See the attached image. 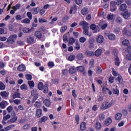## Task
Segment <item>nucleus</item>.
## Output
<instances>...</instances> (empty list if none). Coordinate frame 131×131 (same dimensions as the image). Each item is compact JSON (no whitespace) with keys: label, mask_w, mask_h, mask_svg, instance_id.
<instances>
[{"label":"nucleus","mask_w":131,"mask_h":131,"mask_svg":"<svg viewBox=\"0 0 131 131\" xmlns=\"http://www.w3.org/2000/svg\"><path fill=\"white\" fill-rule=\"evenodd\" d=\"M17 37H18L17 34L11 35L8 38L6 42H7V43H10L11 45H12V43L15 42V40L17 39Z\"/></svg>","instance_id":"nucleus-1"},{"label":"nucleus","mask_w":131,"mask_h":131,"mask_svg":"<svg viewBox=\"0 0 131 131\" xmlns=\"http://www.w3.org/2000/svg\"><path fill=\"white\" fill-rule=\"evenodd\" d=\"M27 41L28 43L31 45V43H34V37L33 35H31L27 37Z\"/></svg>","instance_id":"nucleus-2"},{"label":"nucleus","mask_w":131,"mask_h":131,"mask_svg":"<svg viewBox=\"0 0 131 131\" xmlns=\"http://www.w3.org/2000/svg\"><path fill=\"white\" fill-rule=\"evenodd\" d=\"M122 16H123L124 19L127 20V19L130 17V12L126 10L122 14Z\"/></svg>","instance_id":"nucleus-3"},{"label":"nucleus","mask_w":131,"mask_h":131,"mask_svg":"<svg viewBox=\"0 0 131 131\" xmlns=\"http://www.w3.org/2000/svg\"><path fill=\"white\" fill-rule=\"evenodd\" d=\"M110 7H111V12H114V11H116V3L115 1H112L110 3Z\"/></svg>","instance_id":"nucleus-4"},{"label":"nucleus","mask_w":131,"mask_h":131,"mask_svg":"<svg viewBox=\"0 0 131 131\" xmlns=\"http://www.w3.org/2000/svg\"><path fill=\"white\" fill-rule=\"evenodd\" d=\"M106 36L110 40H115L116 39V36L114 34H106Z\"/></svg>","instance_id":"nucleus-5"},{"label":"nucleus","mask_w":131,"mask_h":131,"mask_svg":"<svg viewBox=\"0 0 131 131\" xmlns=\"http://www.w3.org/2000/svg\"><path fill=\"white\" fill-rule=\"evenodd\" d=\"M34 35L35 36H36V38L40 39V38H41V37H42V33H41L40 31H37L35 32Z\"/></svg>","instance_id":"nucleus-6"},{"label":"nucleus","mask_w":131,"mask_h":131,"mask_svg":"<svg viewBox=\"0 0 131 131\" xmlns=\"http://www.w3.org/2000/svg\"><path fill=\"white\" fill-rule=\"evenodd\" d=\"M96 41L98 43H102L104 41V37L102 35H99L96 38Z\"/></svg>","instance_id":"nucleus-7"},{"label":"nucleus","mask_w":131,"mask_h":131,"mask_svg":"<svg viewBox=\"0 0 131 131\" xmlns=\"http://www.w3.org/2000/svg\"><path fill=\"white\" fill-rule=\"evenodd\" d=\"M14 117L11 118L10 120L8 121V123L10 122L11 123H14V122H16L18 120V117L16 116V113H14Z\"/></svg>","instance_id":"nucleus-8"},{"label":"nucleus","mask_w":131,"mask_h":131,"mask_svg":"<svg viewBox=\"0 0 131 131\" xmlns=\"http://www.w3.org/2000/svg\"><path fill=\"white\" fill-rule=\"evenodd\" d=\"M107 106H108V102L105 101L102 103V104L100 106V108L102 110H106V109H108V108L107 107Z\"/></svg>","instance_id":"nucleus-9"},{"label":"nucleus","mask_w":131,"mask_h":131,"mask_svg":"<svg viewBox=\"0 0 131 131\" xmlns=\"http://www.w3.org/2000/svg\"><path fill=\"white\" fill-rule=\"evenodd\" d=\"M8 104L9 103H8V102L6 101H3L0 102V108H1V109H5L6 106H8Z\"/></svg>","instance_id":"nucleus-10"},{"label":"nucleus","mask_w":131,"mask_h":131,"mask_svg":"<svg viewBox=\"0 0 131 131\" xmlns=\"http://www.w3.org/2000/svg\"><path fill=\"white\" fill-rule=\"evenodd\" d=\"M26 70V67H25V65L23 64H20L17 67L18 71L23 72V71H25Z\"/></svg>","instance_id":"nucleus-11"},{"label":"nucleus","mask_w":131,"mask_h":131,"mask_svg":"<svg viewBox=\"0 0 131 131\" xmlns=\"http://www.w3.org/2000/svg\"><path fill=\"white\" fill-rule=\"evenodd\" d=\"M42 113V110L41 109L39 108L37 109L36 111V116L37 118H39L41 116V114Z\"/></svg>","instance_id":"nucleus-12"},{"label":"nucleus","mask_w":131,"mask_h":131,"mask_svg":"<svg viewBox=\"0 0 131 131\" xmlns=\"http://www.w3.org/2000/svg\"><path fill=\"white\" fill-rule=\"evenodd\" d=\"M95 127L96 129V130H100L102 128V124L100 122H96L95 124Z\"/></svg>","instance_id":"nucleus-13"},{"label":"nucleus","mask_w":131,"mask_h":131,"mask_svg":"<svg viewBox=\"0 0 131 131\" xmlns=\"http://www.w3.org/2000/svg\"><path fill=\"white\" fill-rule=\"evenodd\" d=\"M85 54L87 57H94V55H95L94 52L90 51H86Z\"/></svg>","instance_id":"nucleus-14"},{"label":"nucleus","mask_w":131,"mask_h":131,"mask_svg":"<svg viewBox=\"0 0 131 131\" xmlns=\"http://www.w3.org/2000/svg\"><path fill=\"white\" fill-rule=\"evenodd\" d=\"M31 12H32V14L34 15H35L37 13H38V12H39V8H34L32 9H31Z\"/></svg>","instance_id":"nucleus-15"},{"label":"nucleus","mask_w":131,"mask_h":131,"mask_svg":"<svg viewBox=\"0 0 131 131\" xmlns=\"http://www.w3.org/2000/svg\"><path fill=\"white\" fill-rule=\"evenodd\" d=\"M69 72L70 74H74V73H76V69H75V67H72L70 68Z\"/></svg>","instance_id":"nucleus-16"},{"label":"nucleus","mask_w":131,"mask_h":131,"mask_svg":"<svg viewBox=\"0 0 131 131\" xmlns=\"http://www.w3.org/2000/svg\"><path fill=\"white\" fill-rule=\"evenodd\" d=\"M83 33L84 35H89V27H83Z\"/></svg>","instance_id":"nucleus-17"},{"label":"nucleus","mask_w":131,"mask_h":131,"mask_svg":"<svg viewBox=\"0 0 131 131\" xmlns=\"http://www.w3.org/2000/svg\"><path fill=\"white\" fill-rule=\"evenodd\" d=\"M127 8V6H126V4H123L121 5L120 6V11H125Z\"/></svg>","instance_id":"nucleus-18"},{"label":"nucleus","mask_w":131,"mask_h":131,"mask_svg":"<svg viewBox=\"0 0 131 131\" xmlns=\"http://www.w3.org/2000/svg\"><path fill=\"white\" fill-rule=\"evenodd\" d=\"M112 122V120L111 119V118H108L104 121V124H105V125H109Z\"/></svg>","instance_id":"nucleus-19"},{"label":"nucleus","mask_w":131,"mask_h":131,"mask_svg":"<svg viewBox=\"0 0 131 131\" xmlns=\"http://www.w3.org/2000/svg\"><path fill=\"white\" fill-rule=\"evenodd\" d=\"M101 54H102V50H101V49L97 50L95 52V55L96 57H100V56H101Z\"/></svg>","instance_id":"nucleus-20"},{"label":"nucleus","mask_w":131,"mask_h":131,"mask_svg":"<svg viewBox=\"0 0 131 131\" xmlns=\"http://www.w3.org/2000/svg\"><path fill=\"white\" fill-rule=\"evenodd\" d=\"M89 13V9L84 7L81 10L82 15H86Z\"/></svg>","instance_id":"nucleus-21"},{"label":"nucleus","mask_w":131,"mask_h":131,"mask_svg":"<svg viewBox=\"0 0 131 131\" xmlns=\"http://www.w3.org/2000/svg\"><path fill=\"white\" fill-rule=\"evenodd\" d=\"M79 25L80 26H83V27H88V25H89V24L85 21H81L79 23Z\"/></svg>","instance_id":"nucleus-22"},{"label":"nucleus","mask_w":131,"mask_h":131,"mask_svg":"<svg viewBox=\"0 0 131 131\" xmlns=\"http://www.w3.org/2000/svg\"><path fill=\"white\" fill-rule=\"evenodd\" d=\"M0 95L3 97V98H7V97L9 96V93H8L6 91L1 92L0 93Z\"/></svg>","instance_id":"nucleus-23"},{"label":"nucleus","mask_w":131,"mask_h":131,"mask_svg":"<svg viewBox=\"0 0 131 131\" xmlns=\"http://www.w3.org/2000/svg\"><path fill=\"white\" fill-rule=\"evenodd\" d=\"M121 117H122V115L120 113H117L115 116L116 120H120Z\"/></svg>","instance_id":"nucleus-24"},{"label":"nucleus","mask_w":131,"mask_h":131,"mask_svg":"<svg viewBox=\"0 0 131 131\" xmlns=\"http://www.w3.org/2000/svg\"><path fill=\"white\" fill-rule=\"evenodd\" d=\"M47 120H48V117L46 116H44L40 119V120H39V123H42V122H46Z\"/></svg>","instance_id":"nucleus-25"},{"label":"nucleus","mask_w":131,"mask_h":131,"mask_svg":"<svg viewBox=\"0 0 131 131\" xmlns=\"http://www.w3.org/2000/svg\"><path fill=\"white\" fill-rule=\"evenodd\" d=\"M100 121H104L105 120V115L104 114H100L99 115Z\"/></svg>","instance_id":"nucleus-26"},{"label":"nucleus","mask_w":131,"mask_h":131,"mask_svg":"<svg viewBox=\"0 0 131 131\" xmlns=\"http://www.w3.org/2000/svg\"><path fill=\"white\" fill-rule=\"evenodd\" d=\"M116 23H118V24H121L122 23V18L121 17L118 16L115 20Z\"/></svg>","instance_id":"nucleus-27"},{"label":"nucleus","mask_w":131,"mask_h":131,"mask_svg":"<svg viewBox=\"0 0 131 131\" xmlns=\"http://www.w3.org/2000/svg\"><path fill=\"white\" fill-rule=\"evenodd\" d=\"M114 16V14L112 13H110V14H108L107 17L108 21H111V20H113Z\"/></svg>","instance_id":"nucleus-28"},{"label":"nucleus","mask_w":131,"mask_h":131,"mask_svg":"<svg viewBox=\"0 0 131 131\" xmlns=\"http://www.w3.org/2000/svg\"><path fill=\"white\" fill-rule=\"evenodd\" d=\"M43 88V93H48L49 92V85L45 84Z\"/></svg>","instance_id":"nucleus-29"},{"label":"nucleus","mask_w":131,"mask_h":131,"mask_svg":"<svg viewBox=\"0 0 131 131\" xmlns=\"http://www.w3.org/2000/svg\"><path fill=\"white\" fill-rule=\"evenodd\" d=\"M123 46H129V40L127 39H125L122 41Z\"/></svg>","instance_id":"nucleus-30"},{"label":"nucleus","mask_w":131,"mask_h":131,"mask_svg":"<svg viewBox=\"0 0 131 131\" xmlns=\"http://www.w3.org/2000/svg\"><path fill=\"white\" fill-rule=\"evenodd\" d=\"M78 60H82L83 59V54L82 53H78L76 56Z\"/></svg>","instance_id":"nucleus-31"},{"label":"nucleus","mask_w":131,"mask_h":131,"mask_svg":"<svg viewBox=\"0 0 131 131\" xmlns=\"http://www.w3.org/2000/svg\"><path fill=\"white\" fill-rule=\"evenodd\" d=\"M80 128L81 130H84L85 129V123L82 122L80 126Z\"/></svg>","instance_id":"nucleus-32"},{"label":"nucleus","mask_w":131,"mask_h":131,"mask_svg":"<svg viewBox=\"0 0 131 131\" xmlns=\"http://www.w3.org/2000/svg\"><path fill=\"white\" fill-rule=\"evenodd\" d=\"M43 84H42V82H39L38 84V88L39 91H42V90H43Z\"/></svg>","instance_id":"nucleus-33"},{"label":"nucleus","mask_w":131,"mask_h":131,"mask_svg":"<svg viewBox=\"0 0 131 131\" xmlns=\"http://www.w3.org/2000/svg\"><path fill=\"white\" fill-rule=\"evenodd\" d=\"M66 30H67V26H62L60 29L61 33H64Z\"/></svg>","instance_id":"nucleus-34"},{"label":"nucleus","mask_w":131,"mask_h":131,"mask_svg":"<svg viewBox=\"0 0 131 131\" xmlns=\"http://www.w3.org/2000/svg\"><path fill=\"white\" fill-rule=\"evenodd\" d=\"M76 10H77V7H76V6L74 5L73 7L71 8L70 14H72L73 11H76Z\"/></svg>","instance_id":"nucleus-35"},{"label":"nucleus","mask_w":131,"mask_h":131,"mask_svg":"<svg viewBox=\"0 0 131 131\" xmlns=\"http://www.w3.org/2000/svg\"><path fill=\"white\" fill-rule=\"evenodd\" d=\"M20 7L21 5L19 4H17L15 5V6H14L13 7V9L14 10V11H17V10H19L20 9Z\"/></svg>","instance_id":"nucleus-36"},{"label":"nucleus","mask_w":131,"mask_h":131,"mask_svg":"<svg viewBox=\"0 0 131 131\" xmlns=\"http://www.w3.org/2000/svg\"><path fill=\"white\" fill-rule=\"evenodd\" d=\"M76 68L77 69V71H80V72H83L84 71V67L82 66L77 67Z\"/></svg>","instance_id":"nucleus-37"},{"label":"nucleus","mask_w":131,"mask_h":131,"mask_svg":"<svg viewBox=\"0 0 131 131\" xmlns=\"http://www.w3.org/2000/svg\"><path fill=\"white\" fill-rule=\"evenodd\" d=\"M44 104L47 106V107H50L51 105V102L48 100V99H45L44 100Z\"/></svg>","instance_id":"nucleus-38"},{"label":"nucleus","mask_w":131,"mask_h":131,"mask_svg":"<svg viewBox=\"0 0 131 131\" xmlns=\"http://www.w3.org/2000/svg\"><path fill=\"white\" fill-rule=\"evenodd\" d=\"M21 94H20L18 92H16L13 95V99H16V98H21L20 97Z\"/></svg>","instance_id":"nucleus-39"},{"label":"nucleus","mask_w":131,"mask_h":131,"mask_svg":"<svg viewBox=\"0 0 131 131\" xmlns=\"http://www.w3.org/2000/svg\"><path fill=\"white\" fill-rule=\"evenodd\" d=\"M41 105V103L39 101H37L35 102V104H34V107H36V108H39Z\"/></svg>","instance_id":"nucleus-40"},{"label":"nucleus","mask_w":131,"mask_h":131,"mask_svg":"<svg viewBox=\"0 0 131 131\" xmlns=\"http://www.w3.org/2000/svg\"><path fill=\"white\" fill-rule=\"evenodd\" d=\"M28 83L30 88H34V82L33 81H29Z\"/></svg>","instance_id":"nucleus-41"},{"label":"nucleus","mask_w":131,"mask_h":131,"mask_svg":"<svg viewBox=\"0 0 131 131\" xmlns=\"http://www.w3.org/2000/svg\"><path fill=\"white\" fill-rule=\"evenodd\" d=\"M5 89L6 86H5V84L2 82H0V90L4 91Z\"/></svg>","instance_id":"nucleus-42"},{"label":"nucleus","mask_w":131,"mask_h":131,"mask_svg":"<svg viewBox=\"0 0 131 131\" xmlns=\"http://www.w3.org/2000/svg\"><path fill=\"white\" fill-rule=\"evenodd\" d=\"M63 40L64 42H68V37H67V34H65L63 35Z\"/></svg>","instance_id":"nucleus-43"},{"label":"nucleus","mask_w":131,"mask_h":131,"mask_svg":"<svg viewBox=\"0 0 131 131\" xmlns=\"http://www.w3.org/2000/svg\"><path fill=\"white\" fill-rule=\"evenodd\" d=\"M26 78L27 80H31L32 79V76L30 74H26Z\"/></svg>","instance_id":"nucleus-44"},{"label":"nucleus","mask_w":131,"mask_h":131,"mask_svg":"<svg viewBox=\"0 0 131 131\" xmlns=\"http://www.w3.org/2000/svg\"><path fill=\"white\" fill-rule=\"evenodd\" d=\"M119 64H120L119 58L118 57H116L115 59V65H116V66H119Z\"/></svg>","instance_id":"nucleus-45"},{"label":"nucleus","mask_w":131,"mask_h":131,"mask_svg":"<svg viewBox=\"0 0 131 131\" xmlns=\"http://www.w3.org/2000/svg\"><path fill=\"white\" fill-rule=\"evenodd\" d=\"M33 98L32 100V104H33V103H35V101L37 100V98H38V95H34L33 96Z\"/></svg>","instance_id":"nucleus-46"},{"label":"nucleus","mask_w":131,"mask_h":131,"mask_svg":"<svg viewBox=\"0 0 131 131\" xmlns=\"http://www.w3.org/2000/svg\"><path fill=\"white\" fill-rule=\"evenodd\" d=\"M96 71L97 74H101L102 73V69L100 67H97Z\"/></svg>","instance_id":"nucleus-47"},{"label":"nucleus","mask_w":131,"mask_h":131,"mask_svg":"<svg viewBox=\"0 0 131 131\" xmlns=\"http://www.w3.org/2000/svg\"><path fill=\"white\" fill-rule=\"evenodd\" d=\"M61 73L63 76L67 75L68 74V70L67 69L62 70Z\"/></svg>","instance_id":"nucleus-48"},{"label":"nucleus","mask_w":131,"mask_h":131,"mask_svg":"<svg viewBox=\"0 0 131 131\" xmlns=\"http://www.w3.org/2000/svg\"><path fill=\"white\" fill-rule=\"evenodd\" d=\"M86 41V38L84 37H81L79 39L80 42H81L82 43H83V42H85V41Z\"/></svg>","instance_id":"nucleus-49"},{"label":"nucleus","mask_w":131,"mask_h":131,"mask_svg":"<svg viewBox=\"0 0 131 131\" xmlns=\"http://www.w3.org/2000/svg\"><path fill=\"white\" fill-rule=\"evenodd\" d=\"M75 41V40L73 38H71L69 40V45H73Z\"/></svg>","instance_id":"nucleus-50"},{"label":"nucleus","mask_w":131,"mask_h":131,"mask_svg":"<svg viewBox=\"0 0 131 131\" xmlns=\"http://www.w3.org/2000/svg\"><path fill=\"white\" fill-rule=\"evenodd\" d=\"M10 118H11V115H7L6 116L4 117L3 120L4 121H7V120H8V119H10Z\"/></svg>","instance_id":"nucleus-51"},{"label":"nucleus","mask_w":131,"mask_h":131,"mask_svg":"<svg viewBox=\"0 0 131 131\" xmlns=\"http://www.w3.org/2000/svg\"><path fill=\"white\" fill-rule=\"evenodd\" d=\"M113 94H115V95H118V94H119V90H118V89H113Z\"/></svg>","instance_id":"nucleus-52"},{"label":"nucleus","mask_w":131,"mask_h":131,"mask_svg":"<svg viewBox=\"0 0 131 131\" xmlns=\"http://www.w3.org/2000/svg\"><path fill=\"white\" fill-rule=\"evenodd\" d=\"M30 127V124H26L23 127V129H28Z\"/></svg>","instance_id":"nucleus-53"},{"label":"nucleus","mask_w":131,"mask_h":131,"mask_svg":"<svg viewBox=\"0 0 131 131\" xmlns=\"http://www.w3.org/2000/svg\"><path fill=\"white\" fill-rule=\"evenodd\" d=\"M80 49V45L78 42H76V47H75V50H77V51H78Z\"/></svg>","instance_id":"nucleus-54"},{"label":"nucleus","mask_w":131,"mask_h":131,"mask_svg":"<svg viewBox=\"0 0 131 131\" xmlns=\"http://www.w3.org/2000/svg\"><path fill=\"white\" fill-rule=\"evenodd\" d=\"M21 90H25V91H27V85L26 84H23L20 86Z\"/></svg>","instance_id":"nucleus-55"},{"label":"nucleus","mask_w":131,"mask_h":131,"mask_svg":"<svg viewBox=\"0 0 131 131\" xmlns=\"http://www.w3.org/2000/svg\"><path fill=\"white\" fill-rule=\"evenodd\" d=\"M117 80L118 81L119 83H122V81H123L122 80V77H121V76L120 75L118 76Z\"/></svg>","instance_id":"nucleus-56"},{"label":"nucleus","mask_w":131,"mask_h":131,"mask_svg":"<svg viewBox=\"0 0 131 131\" xmlns=\"http://www.w3.org/2000/svg\"><path fill=\"white\" fill-rule=\"evenodd\" d=\"M27 15L29 19H30V20L32 19V13H31V12H27Z\"/></svg>","instance_id":"nucleus-57"},{"label":"nucleus","mask_w":131,"mask_h":131,"mask_svg":"<svg viewBox=\"0 0 131 131\" xmlns=\"http://www.w3.org/2000/svg\"><path fill=\"white\" fill-rule=\"evenodd\" d=\"M23 31L24 33H29V29L28 28H24L23 29Z\"/></svg>","instance_id":"nucleus-58"},{"label":"nucleus","mask_w":131,"mask_h":131,"mask_svg":"<svg viewBox=\"0 0 131 131\" xmlns=\"http://www.w3.org/2000/svg\"><path fill=\"white\" fill-rule=\"evenodd\" d=\"M95 62V60L94 59H92L89 63V65L91 67H93L94 66V63Z\"/></svg>","instance_id":"nucleus-59"},{"label":"nucleus","mask_w":131,"mask_h":131,"mask_svg":"<svg viewBox=\"0 0 131 131\" xmlns=\"http://www.w3.org/2000/svg\"><path fill=\"white\" fill-rule=\"evenodd\" d=\"M7 110L9 113H11V112L13 111V107L11 106H9L7 107Z\"/></svg>","instance_id":"nucleus-60"},{"label":"nucleus","mask_w":131,"mask_h":131,"mask_svg":"<svg viewBox=\"0 0 131 131\" xmlns=\"http://www.w3.org/2000/svg\"><path fill=\"white\" fill-rule=\"evenodd\" d=\"M37 93H36V90H33L31 91V96H36L37 95Z\"/></svg>","instance_id":"nucleus-61"},{"label":"nucleus","mask_w":131,"mask_h":131,"mask_svg":"<svg viewBox=\"0 0 131 131\" xmlns=\"http://www.w3.org/2000/svg\"><path fill=\"white\" fill-rule=\"evenodd\" d=\"M94 42H95V38H90L89 40V43H94Z\"/></svg>","instance_id":"nucleus-62"},{"label":"nucleus","mask_w":131,"mask_h":131,"mask_svg":"<svg viewBox=\"0 0 131 131\" xmlns=\"http://www.w3.org/2000/svg\"><path fill=\"white\" fill-rule=\"evenodd\" d=\"M126 58L127 60H128V61H131V53L127 54Z\"/></svg>","instance_id":"nucleus-63"},{"label":"nucleus","mask_w":131,"mask_h":131,"mask_svg":"<svg viewBox=\"0 0 131 131\" xmlns=\"http://www.w3.org/2000/svg\"><path fill=\"white\" fill-rule=\"evenodd\" d=\"M75 59V56L74 55H71L69 57V61H73Z\"/></svg>","instance_id":"nucleus-64"}]
</instances>
